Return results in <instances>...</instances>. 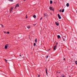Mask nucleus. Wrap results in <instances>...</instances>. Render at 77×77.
<instances>
[{"instance_id": "39448f33", "label": "nucleus", "mask_w": 77, "mask_h": 77, "mask_svg": "<svg viewBox=\"0 0 77 77\" xmlns=\"http://www.w3.org/2000/svg\"><path fill=\"white\" fill-rule=\"evenodd\" d=\"M49 9H50V10H51V11H53V8H52L51 6L50 7Z\"/></svg>"}, {"instance_id": "1a4fd4ad", "label": "nucleus", "mask_w": 77, "mask_h": 77, "mask_svg": "<svg viewBox=\"0 0 77 77\" xmlns=\"http://www.w3.org/2000/svg\"><path fill=\"white\" fill-rule=\"evenodd\" d=\"M33 17H34V18H36V15H34L33 16Z\"/></svg>"}, {"instance_id": "f704fd0d", "label": "nucleus", "mask_w": 77, "mask_h": 77, "mask_svg": "<svg viewBox=\"0 0 77 77\" xmlns=\"http://www.w3.org/2000/svg\"><path fill=\"white\" fill-rule=\"evenodd\" d=\"M26 18H27V17H26Z\"/></svg>"}, {"instance_id": "0eeeda50", "label": "nucleus", "mask_w": 77, "mask_h": 77, "mask_svg": "<svg viewBox=\"0 0 77 77\" xmlns=\"http://www.w3.org/2000/svg\"><path fill=\"white\" fill-rule=\"evenodd\" d=\"M66 6L67 7H69V3H67V4H66Z\"/></svg>"}, {"instance_id": "aec40b11", "label": "nucleus", "mask_w": 77, "mask_h": 77, "mask_svg": "<svg viewBox=\"0 0 77 77\" xmlns=\"http://www.w3.org/2000/svg\"><path fill=\"white\" fill-rule=\"evenodd\" d=\"M49 50H50V49H47V51H49Z\"/></svg>"}, {"instance_id": "6ab92c4d", "label": "nucleus", "mask_w": 77, "mask_h": 77, "mask_svg": "<svg viewBox=\"0 0 77 77\" xmlns=\"http://www.w3.org/2000/svg\"><path fill=\"white\" fill-rule=\"evenodd\" d=\"M75 63L76 65H77V61H75Z\"/></svg>"}, {"instance_id": "a878e982", "label": "nucleus", "mask_w": 77, "mask_h": 77, "mask_svg": "<svg viewBox=\"0 0 77 77\" xmlns=\"http://www.w3.org/2000/svg\"><path fill=\"white\" fill-rule=\"evenodd\" d=\"M6 33H8V34H9V32H7Z\"/></svg>"}, {"instance_id": "2f4dec72", "label": "nucleus", "mask_w": 77, "mask_h": 77, "mask_svg": "<svg viewBox=\"0 0 77 77\" xmlns=\"http://www.w3.org/2000/svg\"><path fill=\"white\" fill-rule=\"evenodd\" d=\"M63 60H65V58H64Z\"/></svg>"}, {"instance_id": "dca6fc26", "label": "nucleus", "mask_w": 77, "mask_h": 77, "mask_svg": "<svg viewBox=\"0 0 77 77\" xmlns=\"http://www.w3.org/2000/svg\"><path fill=\"white\" fill-rule=\"evenodd\" d=\"M62 12L63 13L64 12V9H63L62 10Z\"/></svg>"}, {"instance_id": "20e7f679", "label": "nucleus", "mask_w": 77, "mask_h": 77, "mask_svg": "<svg viewBox=\"0 0 77 77\" xmlns=\"http://www.w3.org/2000/svg\"><path fill=\"white\" fill-rule=\"evenodd\" d=\"M20 7V5H18V4H17V5H16L15 9L16 8V7Z\"/></svg>"}, {"instance_id": "7c9ffc66", "label": "nucleus", "mask_w": 77, "mask_h": 77, "mask_svg": "<svg viewBox=\"0 0 77 77\" xmlns=\"http://www.w3.org/2000/svg\"><path fill=\"white\" fill-rule=\"evenodd\" d=\"M59 12H61V10H60Z\"/></svg>"}, {"instance_id": "72a5a7b5", "label": "nucleus", "mask_w": 77, "mask_h": 77, "mask_svg": "<svg viewBox=\"0 0 77 77\" xmlns=\"http://www.w3.org/2000/svg\"><path fill=\"white\" fill-rule=\"evenodd\" d=\"M54 3L55 4V3H56V2H54Z\"/></svg>"}, {"instance_id": "f8f14e48", "label": "nucleus", "mask_w": 77, "mask_h": 77, "mask_svg": "<svg viewBox=\"0 0 77 77\" xmlns=\"http://www.w3.org/2000/svg\"><path fill=\"white\" fill-rule=\"evenodd\" d=\"M35 43H36L37 42V39L36 38L35 40Z\"/></svg>"}, {"instance_id": "412c9836", "label": "nucleus", "mask_w": 77, "mask_h": 77, "mask_svg": "<svg viewBox=\"0 0 77 77\" xmlns=\"http://www.w3.org/2000/svg\"><path fill=\"white\" fill-rule=\"evenodd\" d=\"M65 77V75H62L61 76V77Z\"/></svg>"}, {"instance_id": "9d476101", "label": "nucleus", "mask_w": 77, "mask_h": 77, "mask_svg": "<svg viewBox=\"0 0 77 77\" xmlns=\"http://www.w3.org/2000/svg\"><path fill=\"white\" fill-rule=\"evenodd\" d=\"M58 38H60V36L59 35L57 36Z\"/></svg>"}, {"instance_id": "5701e85b", "label": "nucleus", "mask_w": 77, "mask_h": 77, "mask_svg": "<svg viewBox=\"0 0 77 77\" xmlns=\"http://www.w3.org/2000/svg\"><path fill=\"white\" fill-rule=\"evenodd\" d=\"M40 75L38 74V76L37 77H40Z\"/></svg>"}, {"instance_id": "c756f323", "label": "nucleus", "mask_w": 77, "mask_h": 77, "mask_svg": "<svg viewBox=\"0 0 77 77\" xmlns=\"http://www.w3.org/2000/svg\"><path fill=\"white\" fill-rule=\"evenodd\" d=\"M6 61V62H7V60H5Z\"/></svg>"}, {"instance_id": "b1692460", "label": "nucleus", "mask_w": 77, "mask_h": 77, "mask_svg": "<svg viewBox=\"0 0 77 77\" xmlns=\"http://www.w3.org/2000/svg\"><path fill=\"white\" fill-rule=\"evenodd\" d=\"M56 44V46H57V45L58 44V43L57 42Z\"/></svg>"}, {"instance_id": "393cba45", "label": "nucleus", "mask_w": 77, "mask_h": 77, "mask_svg": "<svg viewBox=\"0 0 77 77\" xmlns=\"http://www.w3.org/2000/svg\"><path fill=\"white\" fill-rule=\"evenodd\" d=\"M63 41H65V38H63Z\"/></svg>"}, {"instance_id": "f03ea898", "label": "nucleus", "mask_w": 77, "mask_h": 77, "mask_svg": "<svg viewBox=\"0 0 77 77\" xmlns=\"http://www.w3.org/2000/svg\"><path fill=\"white\" fill-rule=\"evenodd\" d=\"M13 9H14V7L11 8H10V12H12V10H13Z\"/></svg>"}, {"instance_id": "58836bf2", "label": "nucleus", "mask_w": 77, "mask_h": 77, "mask_svg": "<svg viewBox=\"0 0 77 77\" xmlns=\"http://www.w3.org/2000/svg\"><path fill=\"white\" fill-rule=\"evenodd\" d=\"M70 77H71V76H70Z\"/></svg>"}, {"instance_id": "bb28decb", "label": "nucleus", "mask_w": 77, "mask_h": 77, "mask_svg": "<svg viewBox=\"0 0 77 77\" xmlns=\"http://www.w3.org/2000/svg\"><path fill=\"white\" fill-rule=\"evenodd\" d=\"M48 56L46 57V59H47V58H48Z\"/></svg>"}, {"instance_id": "c9c22d12", "label": "nucleus", "mask_w": 77, "mask_h": 77, "mask_svg": "<svg viewBox=\"0 0 77 77\" xmlns=\"http://www.w3.org/2000/svg\"><path fill=\"white\" fill-rule=\"evenodd\" d=\"M24 0V1H26V0Z\"/></svg>"}, {"instance_id": "4c0bfd02", "label": "nucleus", "mask_w": 77, "mask_h": 77, "mask_svg": "<svg viewBox=\"0 0 77 77\" xmlns=\"http://www.w3.org/2000/svg\"><path fill=\"white\" fill-rule=\"evenodd\" d=\"M57 77H58V76H57Z\"/></svg>"}, {"instance_id": "2eb2a0df", "label": "nucleus", "mask_w": 77, "mask_h": 77, "mask_svg": "<svg viewBox=\"0 0 77 77\" xmlns=\"http://www.w3.org/2000/svg\"><path fill=\"white\" fill-rule=\"evenodd\" d=\"M46 73L47 75V69H46Z\"/></svg>"}, {"instance_id": "4468645a", "label": "nucleus", "mask_w": 77, "mask_h": 77, "mask_svg": "<svg viewBox=\"0 0 77 77\" xmlns=\"http://www.w3.org/2000/svg\"><path fill=\"white\" fill-rule=\"evenodd\" d=\"M8 0L9 1H10V2H13L14 1V0Z\"/></svg>"}, {"instance_id": "c85d7f7f", "label": "nucleus", "mask_w": 77, "mask_h": 77, "mask_svg": "<svg viewBox=\"0 0 77 77\" xmlns=\"http://www.w3.org/2000/svg\"><path fill=\"white\" fill-rule=\"evenodd\" d=\"M36 24H33V26H35L36 25Z\"/></svg>"}, {"instance_id": "423d86ee", "label": "nucleus", "mask_w": 77, "mask_h": 77, "mask_svg": "<svg viewBox=\"0 0 77 77\" xmlns=\"http://www.w3.org/2000/svg\"><path fill=\"white\" fill-rule=\"evenodd\" d=\"M8 45H7L5 46V48L6 49V48H8Z\"/></svg>"}, {"instance_id": "4be33fe9", "label": "nucleus", "mask_w": 77, "mask_h": 77, "mask_svg": "<svg viewBox=\"0 0 77 77\" xmlns=\"http://www.w3.org/2000/svg\"><path fill=\"white\" fill-rule=\"evenodd\" d=\"M35 45H36V43H34V46H35Z\"/></svg>"}, {"instance_id": "6e6552de", "label": "nucleus", "mask_w": 77, "mask_h": 77, "mask_svg": "<svg viewBox=\"0 0 77 77\" xmlns=\"http://www.w3.org/2000/svg\"><path fill=\"white\" fill-rule=\"evenodd\" d=\"M55 24L57 25V26H59V23H57V22H55Z\"/></svg>"}, {"instance_id": "ddd939ff", "label": "nucleus", "mask_w": 77, "mask_h": 77, "mask_svg": "<svg viewBox=\"0 0 77 77\" xmlns=\"http://www.w3.org/2000/svg\"><path fill=\"white\" fill-rule=\"evenodd\" d=\"M28 29H30V26H28L27 27Z\"/></svg>"}, {"instance_id": "473e14b6", "label": "nucleus", "mask_w": 77, "mask_h": 77, "mask_svg": "<svg viewBox=\"0 0 77 77\" xmlns=\"http://www.w3.org/2000/svg\"><path fill=\"white\" fill-rule=\"evenodd\" d=\"M20 57H21V55H20Z\"/></svg>"}, {"instance_id": "9b49d317", "label": "nucleus", "mask_w": 77, "mask_h": 77, "mask_svg": "<svg viewBox=\"0 0 77 77\" xmlns=\"http://www.w3.org/2000/svg\"><path fill=\"white\" fill-rule=\"evenodd\" d=\"M52 3H53V1H50V4H52Z\"/></svg>"}, {"instance_id": "cd10ccee", "label": "nucleus", "mask_w": 77, "mask_h": 77, "mask_svg": "<svg viewBox=\"0 0 77 77\" xmlns=\"http://www.w3.org/2000/svg\"><path fill=\"white\" fill-rule=\"evenodd\" d=\"M42 17H41V18H40V20H42Z\"/></svg>"}, {"instance_id": "f257e3e1", "label": "nucleus", "mask_w": 77, "mask_h": 77, "mask_svg": "<svg viewBox=\"0 0 77 77\" xmlns=\"http://www.w3.org/2000/svg\"><path fill=\"white\" fill-rule=\"evenodd\" d=\"M57 47V46H56V45L55 46H54V50H56V49Z\"/></svg>"}, {"instance_id": "a211bd4d", "label": "nucleus", "mask_w": 77, "mask_h": 77, "mask_svg": "<svg viewBox=\"0 0 77 77\" xmlns=\"http://www.w3.org/2000/svg\"><path fill=\"white\" fill-rule=\"evenodd\" d=\"M0 25H1L2 27H4V26H3V25H2V24H0Z\"/></svg>"}, {"instance_id": "e433bc0d", "label": "nucleus", "mask_w": 77, "mask_h": 77, "mask_svg": "<svg viewBox=\"0 0 77 77\" xmlns=\"http://www.w3.org/2000/svg\"><path fill=\"white\" fill-rule=\"evenodd\" d=\"M4 32V33H6V32Z\"/></svg>"}, {"instance_id": "f3484780", "label": "nucleus", "mask_w": 77, "mask_h": 77, "mask_svg": "<svg viewBox=\"0 0 77 77\" xmlns=\"http://www.w3.org/2000/svg\"><path fill=\"white\" fill-rule=\"evenodd\" d=\"M44 16H45V17H46V16H47V15H46V14H44Z\"/></svg>"}, {"instance_id": "7ed1b4c3", "label": "nucleus", "mask_w": 77, "mask_h": 77, "mask_svg": "<svg viewBox=\"0 0 77 77\" xmlns=\"http://www.w3.org/2000/svg\"><path fill=\"white\" fill-rule=\"evenodd\" d=\"M58 17H59V19H61V17H60V15L59 14H58Z\"/></svg>"}]
</instances>
